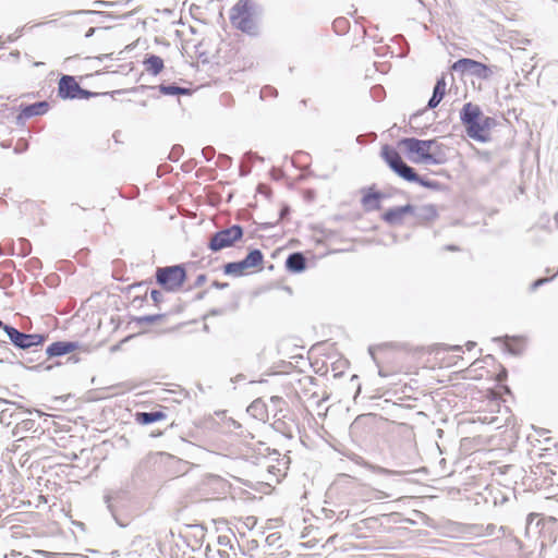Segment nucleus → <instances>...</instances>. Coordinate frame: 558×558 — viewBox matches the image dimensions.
Masks as SVG:
<instances>
[{
	"instance_id": "nucleus-20",
	"label": "nucleus",
	"mask_w": 558,
	"mask_h": 558,
	"mask_svg": "<svg viewBox=\"0 0 558 558\" xmlns=\"http://www.w3.org/2000/svg\"><path fill=\"white\" fill-rule=\"evenodd\" d=\"M381 157L385 159V161L389 165L391 169H393L401 160H403L399 153L396 149L389 147L388 145H385L381 148Z\"/></svg>"
},
{
	"instance_id": "nucleus-12",
	"label": "nucleus",
	"mask_w": 558,
	"mask_h": 558,
	"mask_svg": "<svg viewBox=\"0 0 558 558\" xmlns=\"http://www.w3.org/2000/svg\"><path fill=\"white\" fill-rule=\"evenodd\" d=\"M446 80L445 75H441L439 78H437L436 84L434 86L433 95L428 100L427 107L429 109L436 108L439 102L442 100L445 94H446Z\"/></svg>"
},
{
	"instance_id": "nucleus-29",
	"label": "nucleus",
	"mask_w": 558,
	"mask_h": 558,
	"mask_svg": "<svg viewBox=\"0 0 558 558\" xmlns=\"http://www.w3.org/2000/svg\"><path fill=\"white\" fill-rule=\"evenodd\" d=\"M496 531H498L501 534H504V527L502 526L497 527L495 524H487V526H486V535L494 536V535H496Z\"/></svg>"
},
{
	"instance_id": "nucleus-42",
	"label": "nucleus",
	"mask_w": 558,
	"mask_h": 558,
	"mask_svg": "<svg viewBox=\"0 0 558 558\" xmlns=\"http://www.w3.org/2000/svg\"><path fill=\"white\" fill-rule=\"evenodd\" d=\"M95 7H108L110 5L111 3L110 2H107V1H101V0H97V1H94L93 3Z\"/></svg>"
},
{
	"instance_id": "nucleus-47",
	"label": "nucleus",
	"mask_w": 558,
	"mask_h": 558,
	"mask_svg": "<svg viewBox=\"0 0 558 558\" xmlns=\"http://www.w3.org/2000/svg\"><path fill=\"white\" fill-rule=\"evenodd\" d=\"M5 326H7V325H5V324H3V322L0 319V328H2V329L4 330V327H5Z\"/></svg>"
},
{
	"instance_id": "nucleus-50",
	"label": "nucleus",
	"mask_w": 558,
	"mask_h": 558,
	"mask_svg": "<svg viewBox=\"0 0 558 558\" xmlns=\"http://www.w3.org/2000/svg\"><path fill=\"white\" fill-rule=\"evenodd\" d=\"M286 211H287V209H283V210L281 211V216H283V215L286 214Z\"/></svg>"
},
{
	"instance_id": "nucleus-34",
	"label": "nucleus",
	"mask_w": 558,
	"mask_h": 558,
	"mask_svg": "<svg viewBox=\"0 0 558 558\" xmlns=\"http://www.w3.org/2000/svg\"><path fill=\"white\" fill-rule=\"evenodd\" d=\"M150 296H151L153 301H154L156 304L160 303V302L162 301V299H163L162 293H161L160 291H158V290H153V291L150 292Z\"/></svg>"
},
{
	"instance_id": "nucleus-28",
	"label": "nucleus",
	"mask_w": 558,
	"mask_h": 558,
	"mask_svg": "<svg viewBox=\"0 0 558 558\" xmlns=\"http://www.w3.org/2000/svg\"><path fill=\"white\" fill-rule=\"evenodd\" d=\"M20 244H21V254L23 256H26L31 253V244L27 240L25 239H21L20 240Z\"/></svg>"
},
{
	"instance_id": "nucleus-27",
	"label": "nucleus",
	"mask_w": 558,
	"mask_h": 558,
	"mask_svg": "<svg viewBox=\"0 0 558 558\" xmlns=\"http://www.w3.org/2000/svg\"><path fill=\"white\" fill-rule=\"evenodd\" d=\"M190 530L194 537H196L198 541H202L205 536V529L202 525H192L190 526Z\"/></svg>"
},
{
	"instance_id": "nucleus-24",
	"label": "nucleus",
	"mask_w": 558,
	"mask_h": 558,
	"mask_svg": "<svg viewBox=\"0 0 558 558\" xmlns=\"http://www.w3.org/2000/svg\"><path fill=\"white\" fill-rule=\"evenodd\" d=\"M383 196L384 195L380 192L367 193L363 196L362 203L366 207L371 206L369 208L372 209H379L380 206L377 201H379Z\"/></svg>"
},
{
	"instance_id": "nucleus-8",
	"label": "nucleus",
	"mask_w": 558,
	"mask_h": 558,
	"mask_svg": "<svg viewBox=\"0 0 558 558\" xmlns=\"http://www.w3.org/2000/svg\"><path fill=\"white\" fill-rule=\"evenodd\" d=\"M80 87L73 76L62 75L59 81L58 95L62 99H76Z\"/></svg>"
},
{
	"instance_id": "nucleus-22",
	"label": "nucleus",
	"mask_w": 558,
	"mask_h": 558,
	"mask_svg": "<svg viewBox=\"0 0 558 558\" xmlns=\"http://www.w3.org/2000/svg\"><path fill=\"white\" fill-rule=\"evenodd\" d=\"M218 544L221 546V548L218 549L219 555L222 558H230V550H234L232 538L227 535H220L218 537Z\"/></svg>"
},
{
	"instance_id": "nucleus-44",
	"label": "nucleus",
	"mask_w": 558,
	"mask_h": 558,
	"mask_svg": "<svg viewBox=\"0 0 558 558\" xmlns=\"http://www.w3.org/2000/svg\"><path fill=\"white\" fill-rule=\"evenodd\" d=\"M474 347H475V342L469 341V342L466 343V349H468L469 351H470V350H472Z\"/></svg>"
},
{
	"instance_id": "nucleus-26",
	"label": "nucleus",
	"mask_w": 558,
	"mask_h": 558,
	"mask_svg": "<svg viewBox=\"0 0 558 558\" xmlns=\"http://www.w3.org/2000/svg\"><path fill=\"white\" fill-rule=\"evenodd\" d=\"M369 468H371V470L373 472L378 473V474H384V475H399V474H401V472H399V471H392V470H388V469H385V468H381V466L371 465Z\"/></svg>"
},
{
	"instance_id": "nucleus-31",
	"label": "nucleus",
	"mask_w": 558,
	"mask_h": 558,
	"mask_svg": "<svg viewBox=\"0 0 558 558\" xmlns=\"http://www.w3.org/2000/svg\"><path fill=\"white\" fill-rule=\"evenodd\" d=\"M202 154L206 160H211L215 155V149L210 146H207L202 149Z\"/></svg>"
},
{
	"instance_id": "nucleus-46",
	"label": "nucleus",
	"mask_w": 558,
	"mask_h": 558,
	"mask_svg": "<svg viewBox=\"0 0 558 558\" xmlns=\"http://www.w3.org/2000/svg\"><path fill=\"white\" fill-rule=\"evenodd\" d=\"M336 23H338V24H345L347 21L345 20H338V21H336Z\"/></svg>"
},
{
	"instance_id": "nucleus-1",
	"label": "nucleus",
	"mask_w": 558,
	"mask_h": 558,
	"mask_svg": "<svg viewBox=\"0 0 558 558\" xmlns=\"http://www.w3.org/2000/svg\"><path fill=\"white\" fill-rule=\"evenodd\" d=\"M400 145L404 147L412 161L425 165H441L446 161L444 145L437 140H418L415 137H405L400 141Z\"/></svg>"
},
{
	"instance_id": "nucleus-9",
	"label": "nucleus",
	"mask_w": 558,
	"mask_h": 558,
	"mask_svg": "<svg viewBox=\"0 0 558 558\" xmlns=\"http://www.w3.org/2000/svg\"><path fill=\"white\" fill-rule=\"evenodd\" d=\"M411 210H412L411 204H407L404 206H399V207H392V208L388 209L383 215V219L385 222H387L391 226L401 225L404 216L410 215Z\"/></svg>"
},
{
	"instance_id": "nucleus-15",
	"label": "nucleus",
	"mask_w": 558,
	"mask_h": 558,
	"mask_svg": "<svg viewBox=\"0 0 558 558\" xmlns=\"http://www.w3.org/2000/svg\"><path fill=\"white\" fill-rule=\"evenodd\" d=\"M166 416V413L162 411L137 412L135 414V421L142 425H149L151 423L165 420Z\"/></svg>"
},
{
	"instance_id": "nucleus-16",
	"label": "nucleus",
	"mask_w": 558,
	"mask_h": 558,
	"mask_svg": "<svg viewBox=\"0 0 558 558\" xmlns=\"http://www.w3.org/2000/svg\"><path fill=\"white\" fill-rule=\"evenodd\" d=\"M145 70L151 75H158L163 69V60L156 54H149L144 60Z\"/></svg>"
},
{
	"instance_id": "nucleus-41",
	"label": "nucleus",
	"mask_w": 558,
	"mask_h": 558,
	"mask_svg": "<svg viewBox=\"0 0 558 558\" xmlns=\"http://www.w3.org/2000/svg\"><path fill=\"white\" fill-rule=\"evenodd\" d=\"M76 14H100L101 12L96 10H81L75 12Z\"/></svg>"
},
{
	"instance_id": "nucleus-40",
	"label": "nucleus",
	"mask_w": 558,
	"mask_h": 558,
	"mask_svg": "<svg viewBox=\"0 0 558 558\" xmlns=\"http://www.w3.org/2000/svg\"><path fill=\"white\" fill-rule=\"evenodd\" d=\"M112 499H113V496H112V494H111V493H109V494H107V495L105 496V501H106V504H107V506H108V509H109L110 511H112V509H111V504H110Z\"/></svg>"
},
{
	"instance_id": "nucleus-39",
	"label": "nucleus",
	"mask_w": 558,
	"mask_h": 558,
	"mask_svg": "<svg viewBox=\"0 0 558 558\" xmlns=\"http://www.w3.org/2000/svg\"><path fill=\"white\" fill-rule=\"evenodd\" d=\"M390 495L383 492V490H376V499H385V498H389Z\"/></svg>"
},
{
	"instance_id": "nucleus-19",
	"label": "nucleus",
	"mask_w": 558,
	"mask_h": 558,
	"mask_svg": "<svg viewBox=\"0 0 558 558\" xmlns=\"http://www.w3.org/2000/svg\"><path fill=\"white\" fill-rule=\"evenodd\" d=\"M47 110H48V102L47 101H38V102L26 106L22 110V114L25 118H32L35 116L44 114Z\"/></svg>"
},
{
	"instance_id": "nucleus-13",
	"label": "nucleus",
	"mask_w": 558,
	"mask_h": 558,
	"mask_svg": "<svg viewBox=\"0 0 558 558\" xmlns=\"http://www.w3.org/2000/svg\"><path fill=\"white\" fill-rule=\"evenodd\" d=\"M482 117V111L477 105L466 102L460 111V119L464 125L478 120Z\"/></svg>"
},
{
	"instance_id": "nucleus-21",
	"label": "nucleus",
	"mask_w": 558,
	"mask_h": 558,
	"mask_svg": "<svg viewBox=\"0 0 558 558\" xmlns=\"http://www.w3.org/2000/svg\"><path fill=\"white\" fill-rule=\"evenodd\" d=\"M248 269L260 266L264 260V255L260 250L254 248L252 250L246 257L243 259Z\"/></svg>"
},
{
	"instance_id": "nucleus-23",
	"label": "nucleus",
	"mask_w": 558,
	"mask_h": 558,
	"mask_svg": "<svg viewBox=\"0 0 558 558\" xmlns=\"http://www.w3.org/2000/svg\"><path fill=\"white\" fill-rule=\"evenodd\" d=\"M159 90L163 95H187L190 94V89L185 87H180L177 85H165L161 84L158 86Z\"/></svg>"
},
{
	"instance_id": "nucleus-11",
	"label": "nucleus",
	"mask_w": 558,
	"mask_h": 558,
	"mask_svg": "<svg viewBox=\"0 0 558 558\" xmlns=\"http://www.w3.org/2000/svg\"><path fill=\"white\" fill-rule=\"evenodd\" d=\"M77 348L76 342L72 341H57L51 343L47 350L46 353L48 356H62L70 352H73Z\"/></svg>"
},
{
	"instance_id": "nucleus-30",
	"label": "nucleus",
	"mask_w": 558,
	"mask_h": 558,
	"mask_svg": "<svg viewBox=\"0 0 558 558\" xmlns=\"http://www.w3.org/2000/svg\"><path fill=\"white\" fill-rule=\"evenodd\" d=\"M550 280V278H539L537 280H535L532 284H531V288L530 290L532 292H534L537 288H539L541 286L545 284L546 282H548Z\"/></svg>"
},
{
	"instance_id": "nucleus-37",
	"label": "nucleus",
	"mask_w": 558,
	"mask_h": 558,
	"mask_svg": "<svg viewBox=\"0 0 558 558\" xmlns=\"http://www.w3.org/2000/svg\"><path fill=\"white\" fill-rule=\"evenodd\" d=\"M205 281H206V275L201 274V275L197 276V278H196L195 282H194V286L195 287H201V286H203L205 283Z\"/></svg>"
},
{
	"instance_id": "nucleus-3",
	"label": "nucleus",
	"mask_w": 558,
	"mask_h": 558,
	"mask_svg": "<svg viewBox=\"0 0 558 558\" xmlns=\"http://www.w3.org/2000/svg\"><path fill=\"white\" fill-rule=\"evenodd\" d=\"M186 279V271L182 265L159 267L156 270V281L167 291H178Z\"/></svg>"
},
{
	"instance_id": "nucleus-25",
	"label": "nucleus",
	"mask_w": 558,
	"mask_h": 558,
	"mask_svg": "<svg viewBox=\"0 0 558 558\" xmlns=\"http://www.w3.org/2000/svg\"><path fill=\"white\" fill-rule=\"evenodd\" d=\"M163 317H165L163 314H156V315H146V316L135 317L134 320L138 325H144V324H154V323L162 319Z\"/></svg>"
},
{
	"instance_id": "nucleus-14",
	"label": "nucleus",
	"mask_w": 558,
	"mask_h": 558,
	"mask_svg": "<svg viewBox=\"0 0 558 558\" xmlns=\"http://www.w3.org/2000/svg\"><path fill=\"white\" fill-rule=\"evenodd\" d=\"M286 267L291 272H301L306 267V259L302 253H292L286 259Z\"/></svg>"
},
{
	"instance_id": "nucleus-2",
	"label": "nucleus",
	"mask_w": 558,
	"mask_h": 558,
	"mask_svg": "<svg viewBox=\"0 0 558 558\" xmlns=\"http://www.w3.org/2000/svg\"><path fill=\"white\" fill-rule=\"evenodd\" d=\"M258 7L252 0H239L230 10V22L236 29L255 36L257 26Z\"/></svg>"
},
{
	"instance_id": "nucleus-45",
	"label": "nucleus",
	"mask_w": 558,
	"mask_h": 558,
	"mask_svg": "<svg viewBox=\"0 0 558 558\" xmlns=\"http://www.w3.org/2000/svg\"><path fill=\"white\" fill-rule=\"evenodd\" d=\"M446 250H448V251H458V247L454 246V245H448V246H446Z\"/></svg>"
},
{
	"instance_id": "nucleus-35",
	"label": "nucleus",
	"mask_w": 558,
	"mask_h": 558,
	"mask_svg": "<svg viewBox=\"0 0 558 558\" xmlns=\"http://www.w3.org/2000/svg\"><path fill=\"white\" fill-rule=\"evenodd\" d=\"M183 148L181 146H173V148L171 149V153H170V158H173L175 160L179 159V156L181 155Z\"/></svg>"
},
{
	"instance_id": "nucleus-33",
	"label": "nucleus",
	"mask_w": 558,
	"mask_h": 558,
	"mask_svg": "<svg viewBox=\"0 0 558 558\" xmlns=\"http://www.w3.org/2000/svg\"><path fill=\"white\" fill-rule=\"evenodd\" d=\"M94 95H95V93L86 90V89H83L82 87H80V92L77 94V98L76 99H88V98H90Z\"/></svg>"
},
{
	"instance_id": "nucleus-43",
	"label": "nucleus",
	"mask_w": 558,
	"mask_h": 558,
	"mask_svg": "<svg viewBox=\"0 0 558 558\" xmlns=\"http://www.w3.org/2000/svg\"><path fill=\"white\" fill-rule=\"evenodd\" d=\"M95 32H96V28H95V27H90V28H88V31H87V32H86V34H85V37H86V38L92 37V36L94 35V33H95Z\"/></svg>"
},
{
	"instance_id": "nucleus-7",
	"label": "nucleus",
	"mask_w": 558,
	"mask_h": 558,
	"mask_svg": "<svg viewBox=\"0 0 558 558\" xmlns=\"http://www.w3.org/2000/svg\"><path fill=\"white\" fill-rule=\"evenodd\" d=\"M488 121L489 118H480L478 120H475L473 122H470L465 125L466 134L469 137L485 143L489 140V133H488Z\"/></svg>"
},
{
	"instance_id": "nucleus-18",
	"label": "nucleus",
	"mask_w": 558,
	"mask_h": 558,
	"mask_svg": "<svg viewBox=\"0 0 558 558\" xmlns=\"http://www.w3.org/2000/svg\"><path fill=\"white\" fill-rule=\"evenodd\" d=\"M248 269L244 260L240 262H231L223 266V272L229 276L233 277H241L243 276Z\"/></svg>"
},
{
	"instance_id": "nucleus-48",
	"label": "nucleus",
	"mask_w": 558,
	"mask_h": 558,
	"mask_svg": "<svg viewBox=\"0 0 558 558\" xmlns=\"http://www.w3.org/2000/svg\"><path fill=\"white\" fill-rule=\"evenodd\" d=\"M460 349H461V347L456 345V347H452V349H451V350H453V351H458V350H460Z\"/></svg>"
},
{
	"instance_id": "nucleus-38",
	"label": "nucleus",
	"mask_w": 558,
	"mask_h": 558,
	"mask_svg": "<svg viewBox=\"0 0 558 558\" xmlns=\"http://www.w3.org/2000/svg\"><path fill=\"white\" fill-rule=\"evenodd\" d=\"M211 286L219 290H222V289H226L229 287V284L227 282H219V281H214Z\"/></svg>"
},
{
	"instance_id": "nucleus-6",
	"label": "nucleus",
	"mask_w": 558,
	"mask_h": 558,
	"mask_svg": "<svg viewBox=\"0 0 558 558\" xmlns=\"http://www.w3.org/2000/svg\"><path fill=\"white\" fill-rule=\"evenodd\" d=\"M452 70L461 73H469L481 80H488L494 74V71L490 66L469 58H463L456 61L452 64Z\"/></svg>"
},
{
	"instance_id": "nucleus-17",
	"label": "nucleus",
	"mask_w": 558,
	"mask_h": 558,
	"mask_svg": "<svg viewBox=\"0 0 558 558\" xmlns=\"http://www.w3.org/2000/svg\"><path fill=\"white\" fill-rule=\"evenodd\" d=\"M391 170L395 171L399 177H401L405 181L412 182L414 180H418V174L415 172V170L403 160H401Z\"/></svg>"
},
{
	"instance_id": "nucleus-36",
	"label": "nucleus",
	"mask_w": 558,
	"mask_h": 558,
	"mask_svg": "<svg viewBox=\"0 0 558 558\" xmlns=\"http://www.w3.org/2000/svg\"><path fill=\"white\" fill-rule=\"evenodd\" d=\"M280 539V536L277 533H271L267 536L266 543L268 546L275 545L277 541Z\"/></svg>"
},
{
	"instance_id": "nucleus-5",
	"label": "nucleus",
	"mask_w": 558,
	"mask_h": 558,
	"mask_svg": "<svg viewBox=\"0 0 558 558\" xmlns=\"http://www.w3.org/2000/svg\"><path fill=\"white\" fill-rule=\"evenodd\" d=\"M4 332L12 344L21 350H27L45 342L46 336L40 333H24L13 326H5Z\"/></svg>"
},
{
	"instance_id": "nucleus-10",
	"label": "nucleus",
	"mask_w": 558,
	"mask_h": 558,
	"mask_svg": "<svg viewBox=\"0 0 558 558\" xmlns=\"http://www.w3.org/2000/svg\"><path fill=\"white\" fill-rule=\"evenodd\" d=\"M410 215H413L417 222L434 220L437 217V210L434 205L413 206Z\"/></svg>"
},
{
	"instance_id": "nucleus-32",
	"label": "nucleus",
	"mask_w": 558,
	"mask_h": 558,
	"mask_svg": "<svg viewBox=\"0 0 558 558\" xmlns=\"http://www.w3.org/2000/svg\"><path fill=\"white\" fill-rule=\"evenodd\" d=\"M413 182H416V183L421 184L422 186H426V187H435L437 185L436 182L425 180V179L421 178L420 175H418V180H414Z\"/></svg>"
},
{
	"instance_id": "nucleus-49",
	"label": "nucleus",
	"mask_w": 558,
	"mask_h": 558,
	"mask_svg": "<svg viewBox=\"0 0 558 558\" xmlns=\"http://www.w3.org/2000/svg\"><path fill=\"white\" fill-rule=\"evenodd\" d=\"M555 222L557 223L558 226V213L555 215Z\"/></svg>"
},
{
	"instance_id": "nucleus-4",
	"label": "nucleus",
	"mask_w": 558,
	"mask_h": 558,
	"mask_svg": "<svg viewBox=\"0 0 558 558\" xmlns=\"http://www.w3.org/2000/svg\"><path fill=\"white\" fill-rule=\"evenodd\" d=\"M242 238L243 228L239 225H233L214 233L208 242V248L213 252H219L223 248L231 247Z\"/></svg>"
}]
</instances>
